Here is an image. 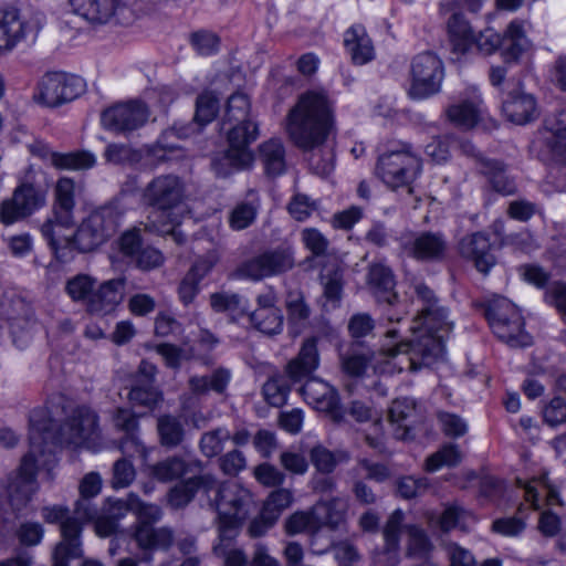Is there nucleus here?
Instances as JSON below:
<instances>
[{
  "mask_svg": "<svg viewBox=\"0 0 566 566\" xmlns=\"http://www.w3.org/2000/svg\"><path fill=\"white\" fill-rule=\"evenodd\" d=\"M65 419L59 430L53 431L48 411H33L30 417V451L22 458L17 471L10 473L6 483L0 479V509L7 495L11 505H24L38 491L36 472L51 470L56 462L57 448L76 450L91 448L97 437L96 413L86 406L67 403L63 407Z\"/></svg>",
  "mask_w": 566,
  "mask_h": 566,
  "instance_id": "nucleus-1",
  "label": "nucleus"
},
{
  "mask_svg": "<svg viewBox=\"0 0 566 566\" xmlns=\"http://www.w3.org/2000/svg\"><path fill=\"white\" fill-rule=\"evenodd\" d=\"M416 294L420 315L413 319L411 326L412 339L384 348L378 354L353 349L342 358V367L347 375L360 377L367 375L368 370L379 374L417 370L442 357L444 339L453 329V322L428 286L417 285Z\"/></svg>",
  "mask_w": 566,
  "mask_h": 566,
  "instance_id": "nucleus-2",
  "label": "nucleus"
},
{
  "mask_svg": "<svg viewBox=\"0 0 566 566\" xmlns=\"http://www.w3.org/2000/svg\"><path fill=\"white\" fill-rule=\"evenodd\" d=\"M333 127V104L323 90L301 94L286 116V132L303 150L319 148Z\"/></svg>",
  "mask_w": 566,
  "mask_h": 566,
  "instance_id": "nucleus-3",
  "label": "nucleus"
},
{
  "mask_svg": "<svg viewBox=\"0 0 566 566\" xmlns=\"http://www.w3.org/2000/svg\"><path fill=\"white\" fill-rule=\"evenodd\" d=\"M143 198L147 205L156 209L145 228L163 235H170L177 244L184 243L186 238L178 229L180 221L174 210L187 198L185 180L172 174L157 176L145 187Z\"/></svg>",
  "mask_w": 566,
  "mask_h": 566,
  "instance_id": "nucleus-4",
  "label": "nucleus"
},
{
  "mask_svg": "<svg viewBox=\"0 0 566 566\" xmlns=\"http://www.w3.org/2000/svg\"><path fill=\"white\" fill-rule=\"evenodd\" d=\"M251 501V492L234 482L223 484L216 491V509L219 522L218 542L213 545V551L217 554L222 551L223 541H234L239 535Z\"/></svg>",
  "mask_w": 566,
  "mask_h": 566,
  "instance_id": "nucleus-5",
  "label": "nucleus"
},
{
  "mask_svg": "<svg viewBox=\"0 0 566 566\" xmlns=\"http://www.w3.org/2000/svg\"><path fill=\"white\" fill-rule=\"evenodd\" d=\"M255 122L232 123L227 132L228 149L212 160L216 175L227 177L235 171L249 168L253 163L250 145L258 138Z\"/></svg>",
  "mask_w": 566,
  "mask_h": 566,
  "instance_id": "nucleus-6",
  "label": "nucleus"
},
{
  "mask_svg": "<svg viewBox=\"0 0 566 566\" xmlns=\"http://www.w3.org/2000/svg\"><path fill=\"white\" fill-rule=\"evenodd\" d=\"M457 8L458 3L453 0L441 3L443 12L454 11L448 21L449 40L454 54L464 55L473 46L483 54H491L497 48H503V38L492 29H486L475 38L469 23L455 11Z\"/></svg>",
  "mask_w": 566,
  "mask_h": 566,
  "instance_id": "nucleus-7",
  "label": "nucleus"
},
{
  "mask_svg": "<svg viewBox=\"0 0 566 566\" xmlns=\"http://www.w3.org/2000/svg\"><path fill=\"white\" fill-rule=\"evenodd\" d=\"M218 111L219 101L214 94L205 92L199 95L196 103L195 122L192 124L175 125L165 130L157 142L156 147L158 149L155 150V155L165 160L178 158L179 156L174 154L179 153L180 148L172 138H188L198 133L202 126L216 118Z\"/></svg>",
  "mask_w": 566,
  "mask_h": 566,
  "instance_id": "nucleus-8",
  "label": "nucleus"
},
{
  "mask_svg": "<svg viewBox=\"0 0 566 566\" xmlns=\"http://www.w3.org/2000/svg\"><path fill=\"white\" fill-rule=\"evenodd\" d=\"M421 168V159L412 147L401 144L379 158L377 175L385 185L396 189L409 186L419 176Z\"/></svg>",
  "mask_w": 566,
  "mask_h": 566,
  "instance_id": "nucleus-9",
  "label": "nucleus"
},
{
  "mask_svg": "<svg viewBox=\"0 0 566 566\" xmlns=\"http://www.w3.org/2000/svg\"><path fill=\"white\" fill-rule=\"evenodd\" d=\"M486 315L494 334L510 346L525 347L532 344V337L523 328L521 312L506 298L494 301Z\"/></svg>",
  "mask_w": 566,
  "mask_h": 566,
  "instance_id": "nucleus-10",
  "label": "nucleus"
},
{
  "mask_svg": "<svg viewBox=\"0 0 566 566\" xmlns=\"http://www.w3.org/2000/svg\"><path fill=\"white\" fill-rule=\"evenodd\" d=\"M118 219L113 206L93 210L76 229V249L88 252L106 242L116 232Z\"/></svg>",
  "mask_w": 566,
  "mask_h": 566,
  "instance_id": "nucleus-11",
  "label": "nucleus"
},
{
  "mask_svg": "<svg viewBox=\"0 0 566 566\" xmlns=\"http://www.w3.org/2000/svg\"><path fill=\"white\" fill-rule=\"evenodd\" d=\"M74 14L93 25L130 24L135 14L123 0H69Z\"/></svg>",
  "mask_w": 566,
  "mask_h": 566,
  "instance_id": "nucleus-12",
  "label": "nucleus"
},
{
  "mask_svg": "<svg viewBox=\"0 0 566 566\" xmlns=\"http://www.w3.org/2000/svg\"><path fill=\"white\" fill-rule=\"evenodd\" d=\"M443 76V64L437 55L432 53L417 55L411 63L409 96L421 101L439 93Z\"/></svg>",
  "mask_w": 566,
  "mask_h": 566,
  "instance_id": "nucleus-13",
  "label": "nucleus"
},
{
  "mask_svg": "<svg viewBox=\"0 0 566 566\" xmlns=\"http://www.w3.org/2000/svg\"><path fill=\"white\" fill-rule=\"evenodd\" d=\"M83 90L81 77L64 72H49L40 78L33 98L53 107L75 99Z\"/></svg>",
  "mask_w": 566,
  "mask_h": 566,
  "instance_id": "nucleus-14",
  "label": "nucleus"
},
{
  "mask_svg": "<svg viewBox=\"0 0 566 566\" xmlns=\"http://www.w3.org/2000/svg\"><path fill=\"white\" fill-rule=\"evenodd\" d=\"M45 202L46 192L43 189L32 184H21L11 198L1 202L0 221L6 226L13 224L42 208Z\"/></svg>",
  "mask_w": 566,
  "mask_h": 566,
  "instance_id": "nucleus-15",
  "label": "nucleus"
},
{
  "mask_svg": "<svg viewBox=\"0 0 566 566\" xmlns=\"http://www.w3.org/2000/svg\"><path fill=\"white\" fill-rule=\"evenodd\" d=\"M444 113L448 120L453 125L465 129L473 128L483 118L484 114L479 88L475 85H469L458 94Z\"/></svg>",
  "mask_w": 566,
  "mask_h": 566,
  "instance_id": "nucleus-16",
  "label": "nucleus"
},
{
  "mask_svg": "<svg viewBox=\"0 0 566 566\" xmlns=\"http://www.w3.org/2000/svg\"><path fill=\"white\" fill-rule=\"evenodd\" d=\"M149 117L148 107L139 101L116 104L102 114L105 128L118 133H128L140 128Z\"/></svg>",
  "mask_w": 566,
  "mask_h": 566,
  "instance_id": "nucleus-17",
  "label": "nucleus"
},
{
  "mask_svg": "<svg viewBox=\"0 0 566 566\" xmlns=\"http://www.w3.org/2000/svg\"><path fill=\"white\" fill-rule=\"evenodd\" d=\"M293 254L290 250H275L263 253L239 269V275L254 281L272 276L292 269Z\"/></svg>",
  "mask_w": 566,
  "mask_h": 566,
  "instance_id": "nucleus-18",
  "label": "nucleus"
},
{
  "mask_svg": "<svg viewBox=\"0 0 566 566\" xmlns=\"http://www.w3.org/2000/svg\"><path fill=\"white\" fill-rule=\"evenodd\" d=\"M41 232L57 258L65 256V250L76 249L73 214L53 212L41 227Z\"/></svg>",
  "mask_w": 566,
  "mask_h": 566,
  "instance_id": "nucleus-19",
  "label": "nucleus"
},
{
  "mask_svg": "<svg viewBox=\"0 0 566 566\" xmlns=\"http://www.w3.org/2000/svg\"><path fill=\"white\" fill-rule=\"evenodd\" d=\"M256 308L249 313L250 323L260 332L275 335L282 332L284 317L277 307V296L273 290L260 293L256 298Z\"/></svg>",
  "mask_w": 566,
  "mask_h": 566,
  "instance_id": "nucleus-20",
  "label": "nucleus"
},
{
  "mask_svg": "<svg viewBox=\"0 0 566 566\" xmlns=\"http://www.w3.org/2000/svg\"><path fill=\"white\" fill-rule=\"evenodd\" d=\"M38 25L21 18L14 8L0 10V55L12 51L29 33L35 32Z\"/></svg>",
  "mask_w": 566,
  "mask_h": 566,
  "instance_id": "nucleus-21",
  "label": "nucleus"
},
{
  "mask_svg": "<svg viewBox=\"0 0 566 566\" xmlns=\"http://www.w3.org/2000/svg\"><path fill=\"white\" fill-rule=\"evenodd\" d=\"M403 251L418 260H439L447 251V241L440 233L421 232L402 241Z\"/></svg>",
  "mask_w": 566,
  "mask_h": 566,
  "instance_id": "nucleus-22",
  "label": "nucleus"
},
{
  "mask_svg": "<svg viewBox=\"0 0 566 566\" xmlns=\"http://www.w3.org/2000/svg\"><path fill=\"white\" fill-rule=\"evenodd\" d=\"M301 394L308 405L319 411L331 413L336 420H340L338 396L327 382L310 379L301 388Z\"/></svg>",
  "mask_w": 566,
  "mask_h": 566,
  "instance_id": "nucleus-23",
  "label": "nucleus"
},
{
  "mask_svg": "<svg viewBox=\"0 0 566 566\" xmlns=\"http://www.w3.org/2000/svg\"><path fill=\"white\" fill-rule=\"evenodd\" d=\"M460 253L482 273H488L495 264V256L492 253L490 240L480 232L461 240Z\"/></svg>",
  "mask_w": 566,
  "mask_h": 566,
  "instance_id": "nucleus-24",
  "label": "nucleus"
},
{
  "mask_svg": "<svg viewBox=\"0 0 566 566\" xmlns=\"http://www.w3.org/2000/svg\"><path fill=\"white\" fill-rule=\"evenodd\" d=\"M126 281L123 277L108 280L94 291L90 301L91 313L107 314L113 312L124 298Z\"/></svg>",
  "mask_w": 566,
  "mask_h": 566,
  "instance_id": "nucleus-25",
  "label": "nucleus"
},
{
  "mask_svg": "<svg viewBox=\"0 0 566 566\" xmlns=\"http://www.w3.org/2000/svg\"><path fill=\"white\" fill-rule=\"evenodd\" d=\"M461 149L465 155L475 159L481 172L490 176V181L497 192L503 195L513 192L514 185L503 175V167L500 163L485 159L471 142H463Z\"/></svg>",
  "mask_w": 566,
  "mask_h": 566,
  "instance_id": "nucleus-26",
  "label": "nucleus"
},
{
  "mask_svg": "<svg viewBox=\"0 0 566 566\" xmlns=\"http://www.w3.org/2000/svg\"><path fill=\"white\" fill-rule=\"evenodd\" d=\"M82 542L80 528L74 521H66L62 525V541L56 544L52 559V566H69L67 560L82 555Z\"/></svg>",
  "mask_w": 566,
  "mask_h": 566,
  "instance_id": "nucleus-27",
  "label": "nucleus"
},
{
  "mask_svg": "<svg viewBox=\"0 0 566 566\" xmlns=\"http://www.w3.org/2000/svg\"><path fill=\"white\" fill-rule=\"evenodd\" d=\"M344 45L355 64H366L375 56L373 42L361 24H354L346 30Z\"/></svg>",
  "mask_w": 566,
  "mask_h": 566,
  "instance_id": "nucleus-28",
  "label": "nucleus"
},
{
  "mask_svg": "<svg viewBox=\"0 0 566 566\" xmlns=\"http://www.w3.org/2000/svg\"><path fill=\"white\" fill-rule=\"evenodd\" d=\"M503 113L510 122L523 125L536 116V102L531 94L512 92L503 103Z\"/></svg>",
  "mask_w": 566,
  "mask_h": 566,
  "instance_id": "nucleus-29",
  "label": "nucleus"
},
{
  "mask_svg": "<svg viewBox=\"0 0 566 566\" xmlns=\"http://www.w3.org/2000/svg\"><path fill=\"white\" fill-rule=\"evenodd\" d=\"M544 138L554 157L566 166V109L546 118Z\"/></svg>",
  "mask_w": 566,
  "mask_h": 566,
  "instance_id": "nucleus-30",
  "label": "nucleus"
},
{
  "mask_svg": "<svg viewBox=\"0 0 566 566\" xmlns=\"http://www.w3.org/2000/svg\"><path fill=\"white\" fill-rule=\"evenodd\" d=\"M319 365V355L315 338L304 340L297 357L287 365L289 376L297 381L314 373Z\"/></svg>",
  "mask_w": 566,
  "mask_h": 566,
  "instance_id": "nucleus-31",
  "label": "nucleus"
},
{
  "mask_svg": "<svg viewBox=\"0 0 566 566\" xmlns=\"http://www.w3.org/2000/svg\"><path fill=\"white\" fill-rule=\"evenodd\" d=\"M134 539L143 551H165L174 542L172 531L168 527L155 528L151 525H136Z\"/></svg>",
  "mask_w": 566,
  "mask_h": 566,
  "instance_id": "nucleus-32",
  "label": "nucleus"
},
{
  "mask_svg": "<svg viewBox=\"0 0 566 566\" xmlns=\"http://www.w3.org/2000/svg\"><path fill=\"white\" fill-rule=\"evenodd\" d=\"M216 486V479L210 474H205L176 485L169 493V503L174 507H182L190 502L198 490L209 493Z\"/></svg>",
  "mask_w": 566,
  "mask_h": 566,
  "instance_id": "nucleus-33",
  "label": "nucleus"
},
{
  "mask_svg": "<svg viewBox=\"0 0 566 566\" xmlns=\"http://www.w3.org/2000/svg\"><path fill=\"white\" fill-rule=\"evenodd\" d=\"M368 284L379 302L392 304L396 300L394 275L391 270L386 265L377 263L370 266Z\"/></svg>",
  "mask_w": 566,
  "mask_h": 566,
  "instance_id": "nucleus-34",
  "label": "nucleus"
},
{
  "mask_svg": "<svg viewBox=\"0 0 566 566\" xmlns=\"http://www.w3.org/2000/svg\"><path fill=\"white\" fill-rule=\"evenodd\" d=\"M525 22L512 21L503 34V55L506 60L515 61L531 48V41L525 33Z\"/></svg>",
  "mask_w": 566,
  "mask_h": 566,
  "instance_id": "nucleus-35",
  "label": "nucleus"
},
{
  "mask_svg": "<svg viewBox=\"0 0 566 566\" xmlns=\"http://www.w3.org/2000/svg\"><path fill=\"white\" fill-rule=\"evenodd\" d=\"M210 305L214 312H226L232 322L249 314V300L232 292H217L210 295Z\"/></svg>",
  "mask_w": 566,
  "mask_h": 566,
  "instance_id": "nucleus-36",
  "label": "nucleus"
},
{
  "mask_svg": "<svg viewBox=\"0 0 566 566\" xmlns=\"http://www.w3.org/2000/svg\"><path fill=\"white\" fill-rule=\"evenodd\" d=\"M524 490V499L528 502L533 510H539L542 507V499L545 497L547 505H554L558 503L556 491L548 484L546 475L534 478L527 482L522 483Z\"/></svg>",
  "mask_w": 566,
  "mask_h": 566,
  "instance_id": "nucleus-37",
  "label": "nucleus"
},
{
  "mask_svg": "<svg viewBox=\"0 0 566 566\" xmlns=\"http://www.w3.org/2000/svg\"><path fill=\"white\" fill-rule=\"evenodd\" d=\"M45 158L53 167L64 170H85L94 167L96 164V157L88 151L66 154L48 151Z\"/></svg>",
  "mask_w": 566,
  "mask_h": 566,
  "instance_id": "nucleus-38",
  "label": "nucleus"
},
{
  "mask_svg": "<svg viewBox=\"0 0 566 566\" xmlns=\"http://www.w3.org/2000/svg\"><path fill=\"white\" fill-rule=\"evenodd\" d=\"M349 415L358 422L373 423L375 437L367 434L366 440L370 447L381 451V413L364 402L354 401L349 407Z\"/></svg>",
  "mask_w": 566,
  "mask_h": 566,
  "instance_id": "nucleus-39",
  "label": "nucleus"
},
{
  "mask_svg": "<svg viewBox=\"0 0 566 566\" xmlns=\"http://www.w3.org/2000/svg\"><path fill=\"white\" fill-rule=\"evenodd\" d=\"M43 518L49 523L60 522L61 526L66 521H74L82 531V523L94 517V512L90 504L85 501L77 502L74 516L67 515V511L60 506L44 507L42 512Z\"/></svg>",
  "mask_w": 566,
  "mask_h": 566,
  "instance_id": "nucleus-40",
  "label": "nucleus"
},
{
  "mask_svg": "<svg viewBox=\"0 0 566 566\" xmlns=\"http://www.w3.org/2000/svg\"><path fill=\"white\" fill-rule=\"evenodd\" d=\"M260 157L269 175H281L285 169V151L281 139L273 138L260 145Z\"/></svg>",
  "mask_w": 566,
  "mask_h": 566,
  "instance_id": "nucleus-41",
  "label": "nucleus"
},
{
  "mask_svg": "<svg viewBox=\"0 0 566 566\" xmlns=\"http://www.w3.org/2000/svg\"><path fill=\"white\" fill-rule=\"evenodd\" d=\"M403 512L401 510H395L388 517L384 526V539L386 545V552L392 555L390 566L397 563V552L399 548L400 533L402 531Z\"/></svg>",
  "mask_w": 566,
  "mask_h": 566,
  "instance_id": "nucleus-42",
  "label": "nucleus"
},
{
  "mask_svg": "<svg viewBox=\"0 0 566 566\" xmlns=\"http://www.w3.org/2000/svg\"><path fill=\"white\" fill-rule=\"evenodd\" d=\"M415 409L416 403L411 398H399L392 401L389 408V420L392 424H397L395 434L398 439L408 438L409 428L402 422L413 415Z\"/></svg>",
  "mask_w": 566,
  "mask_h": 566,
  "instance_id": "nucleus-43",
  "label": "nucleus"
},
{
  "mask_svg": "<svg viewBox=\"0 0 566 566\" xmlns=\"http://www.w3.org/2000/svg\"><path fill=\"white\" fill-rule=\"evenodd\" d=\"M75 207V182L71 178H60L54 188L53 212L73 214Z\"/></svg>",
  "mask_w": 566,
  "mask_h": 566,
  "instance_id": "nucleus-44",
  "label": "nucleus"
},
{
  "mask_svg": "<svg viewBox=\"0 0 566 566\" xmlns=\"http://www.w3.org/2000/svg\"><path fill=\"white\" fill-rule=\"evenodd\" d=\"M314 511L321 525L335 527L343 522L345 517L347 502L343 499L335 497L327 502L316 504Z\"/></svg>",
  "mask_w": 566,
  "mask_h": 566,
  "instance_id": "nucleus-45",
  "label": "nucleus"
},
{
  "mask_svg": "<svg viewBox=\"0 0 566 566\" xmlns=\"http://www.w3.org/2000/svg\"><path fill=\"white\" fill-rule=\"evenodd\" d=\"M65 291L73 301L85 304L88 310L95 291V281L90 275L77 274L66 282Z\"/></svg>",
  "mask_w": 566,
  "mask_h": 566,
  "instance_id": "nucleus-46",
  "label": "nucleus"
},
{
  "mask_svg": "<svg viewBox=\"0 0 566 566\" xmlns=\"http://www.w3.org/2000/svg\"><path fill=\"white\" fill-rule=\"evenodd\" d=\"M188 464L178 457L168 458L149 467L151 476L161 482H168L181 478L187 472Z\"/></svg>",
  "mask_w": 566,
  "mask_h": 566,
  "instance_id": "nucleus-47",
  "label": "nucleus"
},
{
  "mask_svg": "<svg viewBox=\"0 0 566 566\" xmlns=\"http://www.w3.org/2000/svg\"><path fill=\"white\" fill-rule=\"evenodd\" d=\"M289 324L296 328L304 326L311 315V310L300 292H291L285 301Z\"/></svg>",
  "mask_w": 566,
  "mask_h": 566,
  "instance_id": "nucleus-48",
  "label": "nucleus"
},
{
  "mask_svg": "<svg viewBox=\"0 0 566 566\" xmlns=\"http://www.w3.org/2000/svg\"><path fill=\"white\" fill-rule=\"evenodd\" d=\"M321 526L319 520L315 514L314 507L311 511H297L289 516L284 523V530L287 535H296L304 532H315Z\"/></svg>",
  "mask_w": 566,
  "mask_h": 566,
  "instance_id": "nucleus-49",
  "label": "nucleus"
},
{
  "mask_svg": "<svg viewBox=\"0 0 566 566\" xmlns=\"http://www.w3.org/2000/svg\"><path fill=\"white\" fill-rule=\"evenodd\" d=\"M230 381V373L224 369L214 371L211 376L192 377L189 386L196 394H206L210 390L222 392Z\"/></svg>",
  "mask_w": 566,
  "mask_h": 566,
  "instance_id": "nucleus-50",
  "label": "nucleus"
},
{
  "mask_svg": "<svg viewBox=\"0 0 566 566\" xmlns=\"http://www.w3.org/2000/svg\"><path fill=\"white\" fill-rule=\"evenodd\" d=\"M473 522H475L473 514L457 504L447 506L438 520V524L443 531H450L455 527L467 530Z\"/></svg>",
  "mask_w": 566,
  "mask_h": 566,
  "instance_id": "nucleus-51",
  "label": "nucleus"
},
{
  "mask_svg": "<svg viewBox=\"0 0 566 566\" xmlns=\"http://www.w3.org/2000/svg\"><path fill=\"white\" fill-rule=\"evenodd\" d=\"M250 99L243 93H235L228 99L223 125L232 123L253 122L250 118Z\"/></svg>",
  "mask_w": 566,
  "mask_h": 566,
  "instance_id": "nucleus-52",
  "label": "nucleus"
},
{
  "mask_svg": "<svg viewBox=\"0 0 566 566\" xmlns=\"http://www.w3.org/2000/svg\"><path fill=\"white\" fill-rule=\"evenodd\" d=\"M160 442L165 447H176L184 438V429L180 421L171 416H164L157 423Z\"/></svg>",
  "mask_w": 566,
  "mask_h": 566,
  "instance_id": "nucleus-53",
  "label": "nucleus"
},
{
  "mask_svg": "<svg viewBox=\"0 0 566 566\" xmlns=\"http://www.w3.org/2000/svg\"><path fill=\"white\" fill-rule=\"evenodd\" d=\"M293 493L289 489H277L265 500L262 511L271 521H277L282 512L293 503Z\"/></svg>",
  "mask_w": 566,
  "mask_h": 566,
  "instance_id": "nucleus-54",
  "label": "nucleus"
},
{
  "mask_svg": "<svg viewBox=\"0 0 566 566\" xmlns=\"http://www.w3.org/2000/svg\"><path fill=\"white\" fill-rule=\"evenodd\" d=\"M259 203L256 201L240 202L230 213L229 223L233 230H243L251 226L258 214Z\"/></svg>",
  "mask_w": 566,
  "mask_h": 566,
  "instance_id": "nucleus-55",
  "label": "nucleus"
},
{
  "mask_svg": "<svg viewBox=\"0 0 566 566\" xmlns=\"http://www.w3.org/2000/svg\"><path fill=\"white\" fill-rule=\"evenodd\" d=\"M280 464L285 471L295 475H304L308 470L305 452L296 447H291L281 452Z\"/></svg>",
  "mask_w": 566,
  "mask_h": 566,
  "instance_id": "nucleus-56",
  "label": "nucleus"
},
{
  "mask_svg": "<svg viewBox=\"0 0 566 566\" xmlns=\"http://www.w3.org/2000/svg\"><path fill=\"white\" fill-rule=\"evenodd\" d=\"M132 513L137 517V525H151L160 520L161 510L155 504L144 503L136 494L130 493Z\"/></svg>",
  "mask_w": 566,
  "mask_h": 566,
  "instance_id": "nucleus-57",
  "label": "nucleus"
},
{
  "mask_svg": "<svg viewBox=\"0 0 566 566\" xmlns=\"http://www.w3.org/2000/svg\"><path fill=\"white\" fill-rule=\"evenodd\" d=\"M461 454L454 444H448L427 459L426 469L434 472L442 467L455 465L460 462Z\"/></svg>",
  "mask_w": 566,
  "mask_h": 566,
  "instance_id": "nucleus-58",
  "label": "nucleus"
},
{
  "mask_svg": "<svg viewBox=\"0 0 566 566\" xmlns=\"http://www.w3.org/2000/svg\"><path fill=\"white\" fill-rule=\"evenodd\" d=\"M301 240L305 249L316 256L324 255L329 245L328 239L316 228H304Z\"/></svg>",
  "mask_w": 566,
  "mask_h": 566,
  "instance_id": "nucleus-59",
  "label": "nucleus"
},
{
  "mask_svg": "<svg viewBox=\"0 0 566 566\" xmlns=\"http://www.w3.org/2000/svg\"><path fill=\"white\" fill-rule=\"evenodd\" d=\"M230 432L227 429L218 428L202 436L200 448L205 455L214 457L223 449V443L230 439Z\"/></svg>",
  "mask_w": 566,
  "mask_h": 566,
  "instance_id": "nucleus-60",
  "label": "nucleus"
},
{
  "mask_svg": "<svg viewBox=\"0 0 566 566\" xmlns=\"http://www.w3.org/2000/svg\"><path fill=\"white\" fill-rule=\"evenodd\" d=\"M255 480L264 486H279L284 483L285 474L270 463H261L253 470Z\"/></svg>",
  "mask_w": 566,
  "mask_h": 566,
  "instance_id": "nucleus-61",
  "label": "nucleus"
},
{
  "mask_svg": "<svg viewBox=\"0 0 566 566\" xmlns=\"http://www.w3.org/2000/svg\"><path fill=\"white\" fill-rule=\"evenodd\" d=\"M409 535L408 554L415 557H427L431 545L424 532L416 526L407 528Z\"/></svg>",
  "mask_w": 566,
  "mask_h": 566,
  "instance_id": "nucleus-62",
  "label": "nucleus"
},
{
  "mask_svg": "<svg viewBox=\"0 0 566 566\" xmlns=\"http://www.w3.org/2000/svg\"><path fill=\"white\" fill-rule=\"evenodd\" d=\"M128 398L134 406L153 409L161 400V395L153 387L135 386L129 391Z\"/></svg>",
  "mask_w": 566,
  "mask_h": 566,
  "instance_id": "nucleus-63",
  "label": "nucleus"
},
{
  "mask_svg": "<svg viewBox=\"0 0 566 566\" xmlns=\"http://www.w3.org/2000/svg\"><path fill=\"white\" fill-rule=\"evenodd\" d=\"M136 476L134 465L126 459L117 460L113 467L112 485L114 489L127 488Z\"/></svg>",
  "mask_w": 566,
  "mask_h": 566,
  "instance_id": "nucleus-64",
  "label": "nucleus"
}]
</instances>
